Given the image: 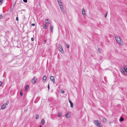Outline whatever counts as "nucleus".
<instances>
[{"label":"nucleus","mask_w":127,"mask_h":127,"mask_svg":"<svg viewBox=\"0 0 127 127\" xmlns=\"http://www.w3.org/2000/svg\"><path fill=\"white\" fill-rule=\"evenodd\" d=\"M115 38L117 42L119 44L121 45L123 41L120 37L119 36L117 35L115 36Z\"/></svg>","instance_id":"nucleus-1"},{"label":"nucleus","mask_w":127,"mask_h":127,"mask_svg":"<svg viewBox=\"0 0 127 127\" xmlns=\"http://www.w3.org/2000/svg\"><path fill=\"white\" fill-rule=\"evenodd\" d=\"M94 124L97 127H102L101 124L98 123V121L97 120H95L94 121Z\"/></svg>","instance_id":"nucleus-2"},{"label":"nucleus","mask_w":127,"mask_h":127,"mask_svg":"<svg viewBox=\"0 0 127 127\" xmlns=\"http://www.w3.org/2000/svg\"><path fill=\"white\" fill-rule=\"evenodd\" d=\"M124 67L123 68L124 70L123 69H122L121 70V72L123 73L124 74H125V72L127 73V66L126 65L124 66Z\"/></svg>","instance_id":"nucleus-3"},{"label":"nucleus","mask_w":127,"mask_h":127,"mask_svg":"<svg viewBox=\"0 0 127 127\" xmlns=\"http://www.w3.org/2000/svg\"><path fill=\"white\" fill-rule=\"evenodd\" d=\"M58 49L62 53H64V51L63 48L60 44H59L58 45Z\"/></svg>","instance_id":"nucleus-4"},{"label":"nucleus","mask_w":127,"mask_h":127,"mask_svg":"<svg viewBox=\"0 0 127 127\" xmlns=\"http://www.w3.org/2000/svg\"><path fill=\"white\" fill-rule=\"evenodd\" d=\"M37 78L34 77L31 80V82L33 84H34L37 81Z\"/></svg>","instance_id":"nucleus-5"},{"label":"nucleus","mask_w":127,"mask_h":127,"mask_svg":"<svg viewBox=\"0 0 127 127\" xmlns=\"http://www.w3.org/2000/svg\"><path fill=\"white\" fill-rule=\"evenodd\" d=\"M50 79L52 81L53 83H55V82L54 79V77L53 76H51L50 77Z\"/></svg>","instance_id":"nucleus-6"},{"label":"nucleus","mask_w":127,"mask_h":127,"mask_svg":"<svg viewBox=\"0 0 127 127\" xmlns=\"http://www.w3.org/2000/svg\"><path fill=\"white\" fill-rule=\"evenodd\" d=\"M69 102L70 104V107L71 108H73V103L71 101H70L69 99Z\"/></svg>","instance_id":"nucleus-7"},{"label":"nucleus","mask_w":127,"mask_h":127,"mask_svg":"<svg viewBox=\"0 0 127 127\" xmlns=\"http://www.w3.org/2000/svg\"><path fill=\"white\" fill-rule=\"evenodd\" d=\"M6 107V105L5 104H3L1 106V108L2 109H3L5 108Z\"/></svg>","instance_id":"nucleus-8"},{"label":"nucleus","mask_w":127,"mask_h":127,"mask_svg":"<svg viewBox=\"0 0 127 127\" xmlns=\"http://www.w3.org/2000/svg\"><path fill=\"white\" fill-rule=\"evenodd\" d=\"M82 13L84 16H85V15H86L84 9H82Z\"/></svg>","instance_id":"nucleus-9"},{"label":"nucleus","mask_w":127,"mask_h":127,"mask_svg":"<svg viewBox=\"0 0 127 127\" xmlns=\"http://www.w3.org/2000/svg\"><path fill=\"white\" fill-rule=\"evenodd\" d=\"M46 79L47 77L45 75L44 76L43 78V80L44 81V82H45L46 81Z\"/></svg>","instance_id":"nucleus-10"},{"label":"nucleus","mask_w":127,"mask_h":127,"mask_svg":"<svg viewBox=\"0 0 127 127\" xmlns=\"http://www.w3.org/2000/svg\"><path fill=\"white\" fill-rule=\"evenodd\" d=\"M58 3L60 7H62V6H63V4H62V2L61 1L58 2Z\"/></svg>","instance_id":"nucleus-11"},{"label":"nucleus","mask_w":127,"mask_h":127,"mask_svg":"<svg viewBox=\"0 0 127 127\" xmlns=\"http://www.w3.org/2000/svg\"><path fill=\"white\" fill-rule=\"evenodd\" d=\"M53 26H52L51 25L50 26V30H51V32L52 33H53Z\"/></svg>","instance_id":"nucleus-12"},{"label":"nucleus","mask_w":127,"mask_h":127,"mask_svg":"<svg viewBox=\"0 0 127 127\" xmlns=\"http://www.w3.org/2000/svg\"><path fill=\"white\" fill-rule=\"evenodd\" d=\"M65 116L67 118H69L70 117V115L68 114H65Z\"/></svg>","instance_id":"nucleus-13"},{"label":"nucleus","mask_w":127,"mask_h":127,"mask_svg":"<svg viewBox=\"0 0 127 127\" xmlns=\"http://www.w3.org/2000/svg\"><path fill=\"white\" fill-rule=\"evenodd\" d=\"M63 6L62 7H60V8H61V10L63 12L64 11V8H63Z\"/></svg>","instance_id":"nucleus-14"},{"label":"nucleus","mask_w":127,"mask_h":127,"mask_svg":"<svg viewBox=\"0 0 127 127\" xmlns=\"http://www.w3.org/2000/svg\"><path fill=\"white\" fill-rule=\"evenodd\" d=\"M41 123L42 125H44L45 123V122L44 119H42L41 120Z\"/></svg>","instance_id":"nucleus-15"},{"label":"nucleus","mask_w":127,"mask_h":127,"mask_svg":"<svg viewBox=\"0 0 127 127\" xmlns=\"http://www.w3.org/2000/svg\"><path fill=\"white\" fill-rule=\"evenodd\" d=\"M124 120V119L121 117H120L119 119V121H123Z\"/></svg>","instance_id":"nucleus-16"},{"label":"nucleus","mask_w":127,"mask_h":127,"mask_svg":"<svg viewBox=\"0 0 127 127\" xmlns=\"http://www.w3.org/2000/svg\"><path fill=\"white\" fill-rule=\"evenodd\" d=\"M102 121L104 123H105L106 122V120L105 118H103L102 119Z\"/></svg>","instance_id":"nucleus-17"},{"label":"nucleus","mask_w":127,"mask_h":127,"mask_svg":"<svg viewBox=\"0 0 127 127\" xmlns=\"http://www.w3.org/2000/svg\"><path fill=\"white\" fill-rule=\"evenodd\" d=\"M29 87V86L28 85H27L25 87V89L27 90L28 88Z\"/></svg>","instance_id":"nucleus-18"},{"label":"nucleus","mask_w":127,"mask_h":127,"mask_svg":"<svg viewBox=\"0 0 127 127\" xmlns=\"http://www.w3.org/2000/svg\"><path fill=\"white\" fill-rule=\"evenodd\" d=\"M43 27L44 29H46V24H44Z\"/></svg>","instance_id":"nucleus-19"},{"label":"nucleus","mask_w":127,"mask_h":127,"mask_svg":"<svg viewBox=\"0 0 127 127\" xmlns=\"http://www.w3.org/2000/svg\"><path fill=\"white\" fill-rule=\"evenodd\" d=\"M39 116L37 114L36 115L35 118L36 119H38Z\"/></svg>","instance_id":"nucleus-20"},{"label":"nucleus","mask_w":127,"mask_h":127,"mask_svg":"<svg viewBox=\"0 0 127 127\" xmlns=\"http://www.w3.org/2000/svg\"><path fill=\"white\" fill-rule=\"evenodd\" d=\"M66 47L67 48H68L69 47V44H67L66 43Z\"/></svg>","instance_id":"nucleus-21"},{"label":"nucleus","mask_w":127,"mask_h":127,"mask_svg":"<svg viewBox=\"0 0 127 127\" xmlns=\"http://www.w3.org/2000/svg\"><path fill=\"white\" fill-rule=\"evenodd\" d=\"M62 115V113L61 112H60L58 114V116L59 117H60Z\"/></svg>","instance_id":"nucleus-22"},{"label":"nucleus","mask_w":127,"mask_h":127,"mask_svg":"<svg viewBox=\"0 0 127 127\" xmlns=\"http://www.w3.org/2000/svg\"><path fill=\"white\" fill-rule=\"evenodd\" d=\"M107 14H108V12L107 11L106 12L105 14V15H104L105 18H106L107 17Z\"/></svg>","instance_id":"nucleus-23"},{"label":"nucleus","mask_w":127,"mask_h":127,"mask_svg":"<svg viewBox=\"0 0 127 127\" xmlns=\"http://www.w3.org/2000/svg\"><path fill=\"white\" fill-rule=\"evenodd\" d=\"M23 93L22 92V91H21H21H20V95L21 96H22L23 95Z\"/></svg>","instance_id":"nucleus-24"},{"label":"nucleus","mask_w":127,"mask_h":127,"mask_svg":"<svg viewBox=\"0 0 127 127\" xmlns=\"http://www.w3.org/2000/svg\"><path fill=\"white\" fill-rule=\"evenodd\" d=\"M9 103V101L8 100L6 102V104H5V105H7Z\"/></svg>","instance_id":"nucleus-25"},{"label":"nucleus","mask_w":127,"mask_h":127,"mask_svg":"<svg viewBox=\"0 0 127 127\" xmlns=\"http://www.w3.org/2000/svg\"><path fill=\"white\" fill-rule=\"evenodd\" d=\"M61 92L63 94L64 93V91L62 90H61Z\"/></svg>","instance_id":"nucleus-26"},{"label":"nucleus","mask_w":127,"mask_h":127,"mask_svg":"<svg viewBox=\"0 0 127 127\" xmlns=\"http://www.w3.org/2000/svg\"><path fill=\"white\" fill-rule=\"evenodd\" d=\"M3 0H0V4H1L2 3V2Z\"/></svg>","instance_id":"nucleus-27"},{"label":"nucleus","mask_w":127,"mask_h":127,"mask_svg":"<svg viewBox=\"0 0 127 127\" xmlns=\"http://www.w3.org/2000/svg\"><path fill=\"white\" fill-rule=\"evenodd\" d=\"M23 1L25 3H26L27 2V0H23Z\"/></svg>","instance_id":"nucleus-28"},{"label":"nucleus","mask_w":127,"mask_h":127,"mask_svg":"<svg viewBox=\"0 0 127 127\" xmlns=\"http://www.w3.org/2000/svg\"><path fill=\"white\" fill-rule=\"evenodd\" d=\"M3 17L1 15H0V19H1Z\"/></svg>","instance_id":"nucleus-29"},{"label":"nucleus","mask_w":127,"mask_h":127,"mask_svg":"<svg viewBox=\"0 0 127 127\" xmlns=\"http://www.w3.org/2000/svg\"><path fill=\"white\" fill-rule=\"evenodd\" d=\"M45 23H46V24H50V22H48L47 21H45Z\"/></svg>","instance_id":"nucleus-30"},{"label":"nucleus","mask_w":127,"mask_h":127,"mask_svg":"<svg viewBox=\"0 0 127 127\" xmlns=\"http://www.w3.org/2000/svg\"><path fill=\"white\" fill-rule=\"evenodd\" d=\"M46 41H47V40L46 39H45V40H44V42L43 43L44 44H45L46 42Z\"/></svg>","instance_id":"nucleus-31"},{"label":"nucleus","mask_w":127,"mask_h":127,"mask_svg":"<svg viewBox=\"0 0 127 127\" xmlns=\"http://www.w3.org/2000/svg\"><path fill=\"white\" fill-rule=\"evenodd\" d=\"M28 111V109L27 108L25 110H24V112H27Z\"/></svg>","instance_id":"nucleus-32"},{"label":"nucleus","mask_w":127,"mask_h":127,"mask_svg":"<svg viewBox=\"0 0 127 127\" xmlns=\"http://www.w3.org/2000/svg\"><path fill=\"white\" fill-rule=\"evenodd\" d=\"M98 50L99 52L100 53V49L99 48L98 49Z\"/></svg>","instance_id":"nucleus-33"},{"label":"nucleus","mask_w":127,"mask_h":127,"mask_svg":"<svg viewBox=\"0 0 127 127\" xmlns=\"http://www.w3.org/2000/svg\"><path fill=\"white\" fill-rule=\"evenodd\" d=\"M16 21H18V17H17L16 18Z\"/></svg>","instance_id":"nucleus-34"},{"label":"nucleus","mask_w":127,"mask_h":127,"mask_svg":"<svg viewBox=\"0 0 127 127\" xmlns=\"http://www.w3.org/2000/svg\"><path fill=\"white\" fill-rule=\"evenodd\" d=\"M31 25L32 26H34L35 25V24H34V23H33V24H31Z\"/></svg>","instance_id":"nucleus-35"},{"label":"nucleus","mask_w":127,"mask_h":127,"mask_svg":"<svg viewBox=\"0 0 127 127\" xmlns=\"http://www.w3.org/2000/svg\"><path fill=\"white\" fill-rule=\"evenodd\" d=\"M34 39L33 38H31V40L32 41H33L34 40Z\"/></svg>","instance_id":"nucleus-36"},{"label":"nucleus","mask_w":127,"mask_h":127,"mask_svg":"<svg viewBox=\"0 0 127 127\" xmlns=\"http://www.w3.org/2000/svg\"><path fill=\"white\" fill-rule=\"evenodd\" d=\"M2 84V82L1 81H0V86H1Z\"/></svg>","instance_id":"nucleus-37"},{"label":"nucleus","mask_w":127,"mask_h":127,"mask_svg":"<svg viewBox=\"0 0 127 127\" xmlns=\"http://www.w3.org/2000/svg\"><path fill=\"white\" fill-rule=\"evenodd\" d=\"M49 20L48 19H46L45 20V21H48Z\"/></svg>","instance_id":"nucleus-38"},{"label":"nucleus","mask_w":127,"mask_h":127,"mask_svg":"<svg viewBox=\"0 0 127 127\" xmlns=\"http://www.w3.org/2000/svg\"><path fill=\"white\" fill-rule=\"evenodd\" d=\"M48 90H49V88H50L49 86V84L48 85Z\"/></svg>","instance_id":"nucleus-39"},{"label":"nucleus","mask_w":127,"mask_h":127,"mask_svg":"<svg viewBox=\"0 0 127 127\" xmlns=\"http://www.w3.org/2000/svg\"><path fill=\"white\" fill-rule=\"evenodd\" d=\"M57 0L58 3L61 1V0Z\"/></svg>","instance_id":"nucleus-40"},{"label":"nucleus","mask_w":127,"mask_h":127,"mask_svg":"<svg viewBox=\"0 0 127 127\" xmlns=\"http://www.w3.org/2000/svg\"><path fill=\"white\" fill-rule=\"evenodd\" d=\"M109 123L110 124H111V123H112V122H109Z\"/></svg>","instance_id":"nucleus-41"},{"label":"nucleus","mask_w":127,"mask_h":127,"mask_svg":"<svg viewBox=\"0 0 127 127\" xmlns=\"http://www.w3.org/2000/svg\"><path fill=\"white\" fill-rule=\"evenodd\" d=\"M15 3L14 4V6H15Z\"/></svg>","instance_id":"nucleus-42"},{"label":"nucleus","mask_w":127,"mask_h":127,"mask_svg":"<svg viewBox=\"0 0 127 127\" xmlns=\"http://www.w3.org/2000/svg\"><path fill=\"white\" fill-rule=\"evenodd\" d=\"M39 127H41V125H40V126Z\"/></svg>","instance_id":"nucleus-43"}]
</instances>
